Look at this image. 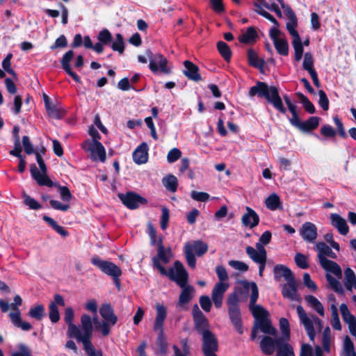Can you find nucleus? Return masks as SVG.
I'll use <instances>...</instances> for the list:
<instances>
[{
    "label": "nucleus",
    "mask_w": 356,
    "mask_h": 356,
    "mask_svg": "<svg viewBox=\"0 0 356 356\" xmlns=\"http://www.w3.org/2000/svg\"><path fill=\"white\" fill-rule=\"evenodd\" d=\"M172 255L170 248L165 249L162 245L161 239H160L159 241L158 257L152 258V264L162 275L168 277L171 281L175 282L181 289L178 299V305L183 307L192 300L195 288L188 284V273L180 261L176 260L174 262L173 267L170 268L168 270L161 264L160 261L164 264H168Z\"/></svg>",
    "instance_id": "nucleus-1"
},
{
    "label": "nucleus",
    "mask_w": 356,
    "mask_h": 356,
    "mask_svg": "<svg viewBox=\"0 0 356 356\" xmlns=\"http://www.w3.org/2000/svg\"><path fill=\"white\" fill-rule=\"evenodd\" d=\"M248 95L250 98L256 95L259 98H264L280 113L282 114L286 113V108L283 104L279 90L275 86H268L266 82L258 81L250 88Z\"/></svg>",
    "instance_id": "nucleus-2"
},
{
    "label": "nucleus",
    "mask_w": 356,
    "mask_h": 356,
    "mask_svg": "<svg viewBox=\"0 0 356 356\" xmlns=\"http://www.w3.org/2000/svg\"><path fill=\"white\" fill-rule=\"evenodd\" d=\"M156 316L154 323L153 330L158 332L156 338V346L159 348V353L165 355L168 350V343L163 331V323L167 317V309L162 304L156 305Z\"/></svg>",
    "instance_id": "nucleus-3"
},
{
    "label": "nucleus",
    "mask_w": 356,
    "mask_h": 356,
    "mask_svg": "<svg viewBox=\"0 0 356 356\" xmlns=\"http://www.w3.org/2000/svg\"><path fill=\"white\" fill-rule=\"evenodd\" d=\"M99 314L104 319L102 322H95L97 330H99L103 337L108 336L111 332V327L118 322V316L114 313V309L108 303L102 305L99 308Z\"/></svg>",
    "instance_id": "nucleus-4"
},
{
    "label": "nucleus",
    "mask_w": 356,
    "mask_h": 356,
    "mask_svg": "<svg viewBox=\"0 0 356 356\" xmlns=\"http://www.w3.org/2000/svg\"><path fill=\"white\" fill-rule=\"evenodd\" d=\"M145 55L149 60V67L152 72L156 73L159 70L165 74L171 73V69L168 67V61L161 54H154L152 51L147 49Z\"/></svg>",
    "instance_id": "nucleus-5"
},
{
    "label": "nucleus",
    "mask_w": 356,
    "mask_h": 356,
    "mask_svg": "<svg viewBox=\"0 0 356 356\" xmlns=\"http://www.w3.org/2000/svg\"><path fill=\"white\" fill-rule=\"evenodd\" d=\"M321 118L311 116L305 121H301L298 112L289 119L290 124L303 133H311L318 128Z\"/></svg>",
    "instance_id": "nucleus-6"
},
{
    "label": "nucleus",
    "mask_w": 356,
    "mask_h": 356,
    "mask_svg": "<svg viewBox=\"0 0 356 356\" xmlns=\"http://www.w3.org/2000/svg\"><path fill=\"white\" fill-rule=\"evenodd\" d=\"M22 304V299L19 295H16L14 297V302L10 305L13 310L15 312H10L9 317L12 323L17 327L21 328L24 331H29L32 329V325L30 323L22 321L20 312L18 307Z\"/></svg>",
    "instance_id": "nucleus-7"
},
{
    "label": "nucleus",
    "mask_w": 356,
    "mask_h": 356,
    "mask_svg": "<svg viewBox=\"0 0 356 356\" xmlns=\"http://www.w3.org/2000/svg\"><path fill=\"white\" fill-rule=\"evenodd\" d=\"M90 261L103 273L111 277H120L122 275V270L119 266L111 261L102 259L98 255L93 256Z\"/></svg>",
    "instance_id": "nucleus-8"
},
{
    "label": "nucleus",
    "mask_w": 356,
    "mask_h": 356,
    "mask_svg": "<svg viewBox=\"0 0 356 356\" xmlns=\"http://www.w3.org/2000/svg\"><path fill=\"white\" fill-rule=\"evenodd\" d=\"M192 316L194 323V330L198 334L200 335L211 331L208 318L200 309L197 304L193 306Z\"/></svg>",
    "instance_id": "nucleus-9"
},
{
    "label": "nucleus",
    "mask_w": 356,
    "mask_h": 356,
    "mask_svg": "<svg viewBox=\"0 0 356 356\" xmlns=\"http://www.w3.org/2000/svg\"><path fill=\"white\" fill-rule=\"evenodd\" d=\"M202 336V351L204 356H217L218 341L216 334L211 331L204 332Z\"/></svg>",
    "instance_id": "nucleus-10"
},
{
    "label": "nucleus",
    "mask_w": 356,
    "mask_h": 356,
    "mask_svg": "<svg viewBox=\"0 0 356 356\" xmlns=\"http://www.w3.org/2000/svg\"><path fill=\"white\" fill-rule=\"evenodd\" d=\"M81 147L85 151L90 152V159L92 161H96L99 160L101 162L106 161V150L101 142L90 143V140H86L83 143Z\"/></svg>",
    "instance_id": "nucleus-11"
},
{
    "label": "nucleus",
    "mask_w": 356,
    "mask_h": 356,
    "mask_svg": "<svg viewBox=\"0 0 356 356\" xmlns=\"http://www.w3.org/2000/svg\"><path fill=\"white\" fill-rule=\"evenodd\" d=\"M119 199L122 204L129 209H136L140 204H145L147 200L134 191H129L127 193H118Z\"/></svg>",
    "instance_id": "nucleus-12"
},
{
    "label": "nucleus",
    "mask_w": 356,
    "mask_h": 356,
    "mask_svg": "<svg viewBox=\"0 0 356 356\" xmlns=\"http://www.w3.org/2000/svg\"><path fill=\"white\" fill-rule=\"evenodd\" d=\"M296 311L299 316L300 323L304 325V327L307 333V335L309 337V339L314 341L316 336V332L313 321L307 316L305 310L301 305L297 306Z\"/></svg>",
    "instance_id": "nucleus-13"
},
{
    "label": "nucleus",
    "mask_w": 356,
    "mask_h": 356,
    "mask_svg": "<svg viewBox=\"0 0 356 356\" xmlns=\"http://www.w3.org/2000/svg\"><path fill=\"white\" fill-rule=\"evenodd\" d=\"M30 172L32 178L37 182L39 186L55 187L57 182H53L47 176V172L42 173L37 168L35 164L30 165Z\"/></svg>",
    "instance_id": "nucleus-14"
},
{
    "label": "nucleus",
    "mask_w": 356,
    "mask_h": 356,
    "mask_svg": "<svg viewBox=\"0 0 356 356\" xmlns=\"http://www.w3.org/2000/svg\"><path fill=\"white\" fill-rule=\"evenodd\" d=\"M98 42L93 44V49L97 54H102L104 51V45H108L113 41V35L107 29H104L97 35Z\"/></svg>",
    "instance_id": "nucleus-15"
},
{
    "label": "nucleus",
    "mask_w": 356,
    "mask_h": 356,
    "mask_svg": "<svg viewBox=\"0 0 356 356\" xmlns=\"http://www.w3.org/2000/svg\"><path fill=\"white\" fill-rule=\"evenodd\" d=\"M302 239L309 243H313L318 236L317 227L311 222H305L300 229Z\"/></svg>",
    "instance_id": "nucleus-16"
},
{
    "label": "nucleus",
    "mask_w": 356,
    "mask_h": 356,
    "mask_svg": "<svg viewBox=\"0 0 356 356\" xmlns=\"http://www.w3.org/2000/svg\"><path fill=\"white\" fill-rule=\"evenodd\" d=\"M229 284L225 282H218L211 292V298L216 308H220L222 305L223 295L227 290Z\"/></svg>",
    "instance_id": "nucleus-17"
},
{
    "label": "nucleus",
    "mask_w": 356,
    "mask_h": 356,
    "mask_svg": "<svg viewBox=\"0 0 356 356\" xmlns=\"http://www.w3.org/2000/svg\"><path fill=\"white\" fill-rule=\"evenodd\" d=\"M183 64L185 68L183 70V74L185 76H186L189 80L195 82H198L202 80V76L199 72L200 69L197 65L188 60H184Z\"/></svg>",
    "instance_id": "nucleus-18"
},
{
    "label": "nucleus",
    "mask_w": 356,
    "mask_h": 356,
    "mask_svg": "<svg viewBox=\"0 0 356 356\" xmlns=\"http://www.w3.org/2000/svg\"><path fill=\"white\" fill-rule=\"evenodd\" d=\"M74 53L72 50L67 51L63 56L60 63L65 72L70 75L75 82L80 83L81 79L79 75L72 71L70 66V61L73 58Z\"/></svg>",
    "instance_id": "nucleus-19"
},
{
    "label": "nucleus",
    "mask_w": 356,
    "mask_h": 356,
    "mask_svg": "<svg viewBox=\"0 0 356 356\" xmlns=\"http://www.w3.org/2000/svg\"><path fill=\"white\" fill-rule=\"evenodd\" d=\"M282 289V295L284 298L291 300H296L298 296V286L296 280L294 278L286 281Z\"/></svg>",
    "instance_id": "nucleus-20"
},
{
    "label": "nucleus",
    "mask_w": 356,
    "mask_h": 356,
    "mask_svg": "<svg viewBox=\"0 0 356 356\" xmlns=\"http://www.w3.org/2000/svg\"><path fill=\"white\" fill-rule=\"evenodd\" d=\"M148 145L145 142L140 143L134 151L132 157L134 161L138 165L147 163L148 160Z\"/></svg>",
    "instance_id": "nucleus-21"
},
{
    "label": "nucleus",
    "mask_w": 356,
    "mask_h": 356,
    "mask_svg": "<svg viewBox=\"0 0 356 356\" xmlns=\"http://www.w3.org/2000/svg\"><path fill=\"white\" fill-rule=\"evenodd\" d=\"M227 309L229 320L234 329L239 334H242L243 333V325L240 308H229Z\"/></svg>",
    "instance_id": "nucleus-22"
},
{
    "label": "nucleus",
    "mask_w": 356,
    "mask_h": 356,
    "mask_svg": "<svg viewBox=\"0 0 356 356\" xmlns=\"http://www.w3.org/2000/svg\"><path fill=\"white\" fill-rule=\"evenodd\" d=\"M247 212L242 216L241 221L244 226L252 229L257 226L259 222V216L252 208L247 207Z\"/></svg>",
    "instance_id": "nucleus-23"
},
{
    "label": "nucleus",
    "mask_w": 356,
    "mask_h": 356,
    "mask_svg": "<svg viewBox=\"0 0 356 356\" xmlns=\"http://www.w3.org/2000/svg\"><path fill=\"white\" fill-rule=\"evenodd\" d=\"M331 225L337 229L338 232L343 236H346L349 232V227L346 220L338 213L330 214Z\"/></svg>",
    "instance_id": "nucleus-24"
},
{
    "label": "nucleus",
    "mask_w": 356,
    "mask_h": 356,
    "mask_svg": "<svg viewBox=\"0 0 356 356\" xmlns=\"http://www.w3.org/2000/svg\"><path fill=\"white\" fill-rule=\"evenodd\" d=\"M279 337L277 339H273L269 336H264L261 339L260 342V348L263 353L266 355H271L274 351L275 347H278Z\"/></svg>",
    "instance_id": "nucleus-25"
},
{
    "label": "nucleus",
    "mask_w": 356,
    "mask_h": 356,
    "mask_svg": "<svg viewBox=\"0 0 356 356\" xmlns=\"http://www.w3.org/2000/svg\"><path fill=\"white\" fill-rule=\"evenodd\" d=\"M274 278L278 281L281 277H284L286 281L294 278V275L291 270L283 264H277L273 268Z\"/></svg>",
    "instance_id": "nucleus-26"
},
{
    "label": "nucleus",
    "mask_w": 356,
    "mask_h": 356,
    "mask_svg": "<svg viewBox=\"0 0 356 356\" xmlns=\"http://www.w3.org/2000/svg\"><path fill=\"white\" fill-rule=\"evenodd\" d=\"M319 262L322 268L326 271L332 273L339 277H341L342 271L341 267L335 261L330 260L327 258H321V260H319Z\"/></svg>",
    "instance_id": "nucleus-27"
},
{
    "label": "nucleus",
    "mask_w": 356,
    "mask_h": 356,
    "mask_svg": "<svg viewBox=\"0 0 356 356\" xmlns=\"http://www.w3.org/2000/svg\"><path fill=\"white\" fill-rule=\"evenodd\" d=\"M319 262L322 268L326 271L332 273L339 277H341L342 271L341 267L335 261L330 260L327 258H321V260H319Z\"/></svg>",
    "instance_id": "nucleus-28"
},
{
    "label": "nucleus",
    "mask_w": 356,
    "mask_h": 356,
    "mask_svg": "<svg viewBox=\"0 0 356 356\" xmlns=\"http://www.w3.org/2000/svg\"><path fill=\"white\" fill-rule=\"evenodd\" d=\"M319 262L322 268L326 271L332 273L339 277H341L342 271L341 267L335 261L330 260L327 258H321V260H319Z\"/></svg>",
    "instance_id": "nucleus-29"
},
{
    "label": "nucleus",
    "mask_w": 356,
    "mask_h": 356,
    "mask_svg": "<svg viewBox=\"0 0 356 356\" xmlns=\"http://www.w3.org/2000/svg\"><path fill=\"white\" fill-rule=\"evenodd\" d=\"M259 38L258 33L254 26L247 28L246 31L239 35L238 41L245 44H254Z\"/></svg>",
    "instance_id": "nucleus-30"
},
{
    "label": "nucleus",
    "mask_w": 356,
    "mask_h": 356,
    "mask_svg": "<svg viewBox=\"0 0 356 356\" xmlns=\"http://www.w3.org/2000/svg\"><path fill=\"white\" fill-rule=\"evenodd\" d=\"M241 284L245 293H248L250 289L251 290L250 305L251 307L253 306L259 298V289L257 284L254 282H249L247 280H242Z\"/></svg>",
    "instance_id": "nucleus-31"
},
{
    "label": "nucleus",
    "mask_w": 356,
    "mask_h": 356,
    "mask_svg": "<svg viewBox=\"0 0 356 356\" xmlns=\"http://www.w3.org/2000/svg\"><path fill=\"white\" fill-rule=\"evenodd\" d=\"M248 64L255 68L259 69L261 72H263V68L265 64V61L263 58H259L256 51L250 48L247 52Z\"/></svg>",
    "instance_id": "nucleus-32"
},
{
    "label": "nucleus",
    "mask_w": 356,
    "mask_h": 356,
    "mask_svg": "<svg viewBox=\"0 0 356 356\" xmlns=\"http://www.w3.org/2000/svg\"><path fill=\"white\" fill-rule=\"evenodd\" d=\"M315 250L318 252V259L329 257L332 259H336L337 254L332 250L324 242H318L315 245Z\"/></svg>",
    "instance_id": "nucleus-33"
},
{
    "label": "nucleus",
    "mask_w": 356,
    "mask_h": 356,
    "mask_svg": "<svg viewBox=\"0 0 356 356\" xmlns=\"http://www.w3.org/2000/svg\"><path fill=\"white\" fill-rule=\"evenodd\" d=\"M264 245H263L259 241L257 243L256 248L257 250H256L252 246H247L245 248L246 254L249 256L250 259H255V257L257 258H266V251Z\"/></svg>",
    "instance_id": "nucleus-34"
},
{
    "label": "nucleus",
    "mask_w": 356,
    "mask_h": 356,
    "mask_svg": "<svg viewBox=\"0 0 356 356\" xmlns=\"http://www.w3.org/2000/svg\"><path fill=\"white\" fill-rule=\"evenodd\" d=\"M277 342V356H295L293 348L287 342H285L284 337H279V340Z\"/></svg>",
    "instance_id": "nucleus-35"
},
{
    "label": "nucleus",
    "mask_w": 356,
    "mask_h": 356,
    "mask_svg": "<svg viewBox=\"0 0 356 356\" xmlns=\"http://www.w3.org/2000/svg\"><path fill=\"white\" fill-rule=\"evenodd\" d=\"M260 330L268 334L275 335L277 333L276 329L272 325L270 320L266 318H261L259 321L256 324Z\"/></svg>",
    "instance_id": "nucleus-36"
},
{
    "label": "nucleus",
    "mask_w": 356,
    "mask_h": 356,
    "mask_svg": "<svg viewBox=\"0 0 356 356\" xmlns=\"http://www.w3.org/2000/svg\"><path fill=\"white\" fill-rule=\"evenodd\" d=\"M185 245L192 248V252H195L197 257L203 256L208 251V245L201 240H196L193 243L188 242Z\"/></svg>",
    "instance_id": "nucleus-37"
},
{
    "label": "nucleus",
    "mask_w": 356,
    "mask_h": 356,
    "mask_svg": "<svg viewBox=\"0 0 356 356\" xmlns=\"http://www.w3.org/2000/svg\"><path fill=\"white\" fill-rule=\"evenodd\" d=\"M162 184L170 192L175 193L177 190L178 179L176 176L169 174L162 179Z\"/></svg>",
    "instance_id": "nucleus-38"
},
{
    "label": "nucleus",
    "mask_w": 356,
    "mask_h": 356,
    "mask_svg": "<svg viewBox=\"0 0 356 356\" xmlns=\"http://www.w3.org/2000/svg\"><path fill=\"white\" fill-rule=\"evenodd\" d=\"M42 220L63 237H66L69 235V232L63 227L58 225L57 222L52 218L44 215Z\"/></svg>",
    "instance_id": "nucleus-39"
},
{
    "label": "nucleus",
    "mask_w": 356,
    "mask_h": 356,
    "mask_svg": "<svg viewBox=\"0 0 356 356\" xmlns=\"http://www.w3.org/2000/svg\"><path fill=\"white\" fill-rule=\"evenodd\" d=\"M307 303L313 307V309L321 316H324V307L322 303L314 296L308 295L305 296Z\"/></svg>",
    "instance_id": "nucleus-40"
},
{
    "label": "nucleus",
    "mask_w": 356,
    "mask_h": 356,
    "mask_svg": "<svg viewBox=\"0 0 356 356\" xmlns=\"http://www.w3.org/2000/svg\"><path fill=\"white\" fill-rule=\"evenodd\" d=\"M216 47L223 59L227 63L230 62L232 53L229 45L226 42L220 40L217 42Z\"/></svg>",
    "instance_id": "nucleus-41"
},
{
    "label": "nucleus",
    "mask_w": 356,
    "mask_h": 356,
    "mask_svg": "<svg viewBox=\"0 0 356 356\" xmlns=\"http://www.w3.org/2000/svg\"><path fill=\"white\" fill-rule=\"evenodd\" d=\"M49 116L53 119L60 120L65 115V111L53 103L45 108Z\"/></svg>",
    "instance_id": "nucleus-42"
},
{
    "label": "nucleus",
    "mask_w": 356,
    "mask_h": 356,
    "mask_svg": "<svg viewBox=\"0 0 356 356\" xmlns=\"http://www.w3.org/2000/svg\"><path fill=\"white\" fill-rule=\"evenodd\" d=\"M266 207L271 211H276L282 209V204L280 197L276 193L270 195L265 201Z\"/></svg>",
    "instance_id": "nucleus-43"
},
{
    "label": "nucleus",
    "mask_w": 356,
    "mask_h": 356,
    "mask_svg": "<svg viewBox=\"0 0 356 356\" xmlns=\"http://www.w3.org/2000/svg\"><path fill=\"white\" fill-rule=\"evenodd\" d=\"M296 97L299 99L300 102L302 104L305 111L309 114H314L316 112V108L312 102L300 92H296Z\"/></svg>",
    "instance_id": "nucleus-44"
},
{
    "label": "nucleus",
    "mask_w": 356,
    "mask_h": 356,
    "mask_svg": "<svg viewBox=\"0 0 356 356\" xmlns=\"http://www.w3.org/2000/svg\"><path fill=\"white\" fill-rule=\"evenodd\" d=\"M83 334H81L79 342L82 343L83 349L86 350L87 348L93 347L94 345L92 343V337L93 334V329L84 330Z\"/></svg>",
    "instance_id": "nucleus-45"
},
{
    "label": "nucleus",
    "mask_w": 356,
    "mask_h": 356,
    "mask_svg": "<svg viewBox=\"0 0 356 356\" xmlns=\"http://www.w3.org/2000/svg\"><path fill=\"white\" fill-rule=\"evenodd\" d=\"M29 316L36 321H41L45 316L44 307L40 304L31 307L29 312Z\"/></svg>",
    "instance_id": "nucleus-46"
},
{
    "label": "nucleus",
    "mask_w": 356,
    "mask_h": 356,
    "mask_svg": "<svg viewBox=\"0 0 356 356\" xmlns=\"http://www.w3.org/2000/svg\"><path fill=\"white\" fill-rule=\"evenodd\" d=\"M344 273L346 288L349 291L352 290L353 287L356 288V276L354 271L351 268H347Z\"/></svg>",
    "instance_id": "nucleus-47"
},
{
    "label": "nucleus",
    "mask_w": 356,
    "mask_h": 356,
    "mask_svg": "<svg viewBox=\"0 0 356 356\" xmlns=\"http://www.w3.org/2000/svg\"><path fill=\"white\" fill-rule=\"evenodd\" d=\"M250 309L257 321H259L261 318H266L269 316L268 312L259 305H255L254 304L252 307L250 305Z\"/></svg>",
    "instance_id": "nucleus-48"
},
{
    "label": "nucleus",
    "mask_w": 356,
    "mask_h": 356,
    "mask_svg": "<svg viewBox=\"0 0 356 356\" xmlns=\"http://www.w3.org/2000/svg\"><path fill=\"white\" fill-rule=\"evenodd\" d=\"M111 47L113 51H118L120 54L124 53L125 45L124 38L121 33L115 35V40L111 44Z\"/></svg>",
    "instance_id": "nucleus-49"
},
{
    "label": "nucleus",
    "mask_w": 356,
    "mask_h": 356,
    "mask_svg": "<svg viewBox=\"0 0 356 356\" xmlns=\"http://www.w3.org/2000/svg\"><path fill=\"white\" fill-rule=\"evenodd\" d=\"M340 311L343 320L348 323L349 328H350V326H353V323L356 320L355 316L350 313L348 306L345 303L340 305Z\"/></svg>",
    "instance_id": "nucleus-50"
},
{
    "label": "nucleus",
    "mask_w": 356,
    "mask_h": 356,
    "mask_svg": "<svg viewBox=\"0 0 356 356\" xmlns=\"http://www.w3.org/2000/svg\"><path fill=\"white\" fill-rule=\"evenodd\" d=\"M273 44L280 55L287 56L289 54V44L286 39L282 38L275 41Z\"/></svg>",
    "instance_id": "nucleus-51"
},
{
    "label": "nucleus",
    "mask_w": 356,
    "mask_h": 356,
    "mask_svg": "<svg viewBox=\"0 0 356 356\" xmlns=\"http://www.w3.org/2000/svg\"><path fill=\"white\" fill-rule=\"evenodd\" d=\"M326 280L332 289L337 293L344 296L345 292L341 283L330 274L325 275Z\"/></svg>",
    "instance_id": "nucleus-52"
},
{
    "label": "nucleus",
    "mask_w": 356,
    "mask_h": 356,
    "mask_svg": "<svg viewBox=\"0 0 356 356\" xmlns=\"http://www.w3.org/2000/svg\"><path fill=\"white\" fill-rule=\"evenodd\" d=\"M13 58V54L11 53L8 54L6 58L3 59L2 62V67L3 69L9 74H10L15 81L18 80L17 73L11 68V59Z\"/></svg>",
    "instance_id": "nucleus-53"
},
{
    "label": "nucleus",
    "mask_w": 356,
    "mask_h": 356,
    "mask_svg": "<svg viewBox=\"0 0 356 356\" xmlns=\"http://www.w3.org/2000/svg\"><path fill=\"white\" fill-rule=\"evenodd\" d=\"M292 45L295 51V60L298 62L301 60L304 52L301 38L293 39Z\"/></svg>",
    "instance_id": "nucleus-54"
},
{
    "label": "nucleus",
    "mask_w": 356,
    "mask_h": 356,
    "mask_svg": "<svg viewBox=\"0 0 356 356\" xmlns=\"http://www.w3.org/2000/svg\"><path fill=\"white\" fill-rule=\"evenodd\" d=\"M184 252L189 267L195 268L196 266V258L193 252H192V248L190 245H185L184 248Z\"/></svg>",
    "instance_id": "nucleus-55"
},
{
    "label": "nucleus",
    "mask_w": 356,
    "mask_h": 356,
    "mask_svg": "<svg viewBox=\"0 0 356 356\" xmlns=\"http://www.w3.org/2000/svg\"><path fill=\"white\" fill-rule=\"evenodd\" d=\"M55 188H56L59 192L60 198L63 201L70 202L72 199L73 196L67 186H61L58 182H57Z\"/></svg>",
    "instance_id": "nucleus-56"
},
{
    "label": "nucleus",
    "mask_w": 356,
    "mask_h": 356,
    "mask_svg": "<svg viewBox=\"0 0 356 356\" xmlns=\"http://www.w3.org/2000/svg\"><path fill=\"white\" fill-rule=\"evenodd\" d=\"M253 5L257 8V9H255V12L257 13L268 19L277 26H279L277 20L271 14L262 9L261 6L258 3V2H254Z\"/></svg>",
    "instance_id": "nucleus-57"
},
{
    "label": "nucleus",
    "mask_w": 356,
    "mask_h": 356,
    "mask_svg": "<svg viewBox=\"0 0 356 356\" xmlns=\"http://www.w3.org/2000/svg\"><path fill=\"white\" fill-rule=\"evenodd\" d=\"M81 332L80 328L74 323L67 325L66 334L69 338H74L79 342Z\"/></svg>",
    "instance_id": "nucleus-58"
},
{
    "label": "nucleus",
    "mask_w": 356,
    "mask_h": 356,
    "mask_svg": "<svg viewBox=\"0 0 356 356\" xmlns=\"http://www.w3.org/2000/svg\"><path fill=\"white\" fill-rule=\"evenodd\" d=\"M49 317L51 323H56L59 321L60 317L59 311L56 303L49 305Z\"/></svg>",
    "instance_id": "nucleus-59"
},
{
    "label": "nucleus",
    "mask_w": 356,
    "mask_h": 356,
    "mask_svg": "<svg viewBox=\"0 0 356 356\" xmlns=\"http://www.w3.org/2000/svg\"><path fill=\"white\" fill-rule=\"evenodd\" d=\"M23 202L25 205L28 206L30 209L39 210L42 208V205L37 202L34 198L31 197L27 194L24 195Z\"/></svg>",
    "instance_id": "nucleus-60"
},
{
    "label": "nucleus",
    "mask_w": 356,
    "mask_h": 356,
    "mask_svg": "<svg viewBox=\"0 0 356 356\" xmlns=\"http://www.w3.org/2000/svg\"><path fill=\"white\" fill-rule=\"evenodd\" d=\"M297 26L298 19H289V22H288L286 25V29L293 37V39L300 38L298 32L296 30Z\"/></svg>",
    "instance_id": "nucleus-61"
},
{
    "label": "nucleus",
    "mask_w": 356,
    "mask_h": 356,
    "mask_svg": "<svg viewBox=\"0 0 356 356\" xmlns=\"http://www.w3.org/2000/svg\"><path fill=\"white\" fill-rule=\"evenodd\" d=\"M280 327L283 334L282 337H285L286 340L290 338V325L289 322L286 318H281L280 319Z\"/></svg>",
    "instance_id": "nucleus-62"
},
{
    "label": "nucleus",
    "mask_w": 356,
    "mask_h": 356,
    "mask_svg": "<svg viewBox=\"0 0 356 356\" xmlns=\"http://www.w3.org/2000/svg\"><path fill=\"white\" fill-rule=\"evenodd\" d=\"M302 67L309 73L315 70L314 69V59L311 53L307 52L305 54Z\"/></svg>",
    "instance_id": "nucleus-63"
},
{
    "label": "nucleus",
    "mask_w": 356,
    "mask_h": 356,
    "mask_svg": "<svg viewBox=\"0 0 356 356\" xmlns=\"http://www.w3.org/2000/svg\"><path fill=\"white\" fill-rule=\"evenodd\" d=\"M296 264L302 269H307L309 268V264L307 257L302 253H296L294 257Z\"/></svg>",
    "instance_id": "nucleus-64"
}]
</instances>
